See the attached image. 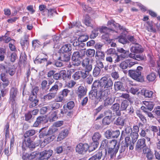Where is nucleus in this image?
<instances>
[{"label":"nucleus","mask_w":160,"mask_h":160,"mask_svg":"<svg viewBox=\"0 0 160 160\" xmlns=\"http://www.w3.org/2000/svg\"><path fill=\"white\" fill-rule=\"evenodd\" d=\"M113 84L111 78L104 77L101 79L99 83L94 82L92 86L95 87L98 86L99 92L100 93L103 92L109 94L110 93V89L112 88Z\"/></svg>","instance_id":"f257e3e1"},{"label":"nucleus","mask_w":160,"mask_h":160,"mask_svg":"<svg viewBox=\"0 0 160 160\" xmlns=\"http://www.w3.org/2000/svg\"><path fill=\"white\" fill-rule=\"evenodd\" d=\"M108 25L109 28H118L122 31L124 35L120 36L118 38V40L119 42L122 44L126 43L127 41V39L125 35L127 33L126 29L123 27L122 26H121L119 24L117 23L114 21H109L108 23Z\"/></svg>","instance_id":"f03ea898"},{"label":"nucleus","mask_w":160,"mask_h":160,"mask_svg":"<svg viewBox=\"0 0 160 160\" xmlns=\"http://www.w3.org/2000/svg\"><path fill=\"white\" fill-rule=\"evenodd\" d=\"M82 64V66L85 68V69L81 71V78L84 79L89 75L90 72L92 69V66L89 63V61L87 58L83 60Z\"/></svg>","instance_id":"7ed1b4c3"},{"label":"nucleus","mask_w":160,"mask_h":160,"mask_svg":"<svg viewBox=\"0 0 160 160\" xmlns=\"http://www.w3.org/2000/svg\"><path fill=\"white\" fill-rule=\"evenodd\" d=\"M100 93V97L99 101H102V100H103V104L105 108H108L114 102L115 98H112L111 97L108 96V94H107V93L103 92Z\"/></svg>","instance_id":"20e7f679"},{"label":"nucleus","mask_w":160,"mask_h":160,"mask_svg":"<svg viewBox=\"0 0 160 160\" xmlns=\"http://www.w3.org/2000/svg\"><path fill=\"white\" fill-rule=\"evenodd\" d=\"M110 31L108 28L106 27H101L97 28L94 29L90 35L91 38L93 39L96 38L98 35L99 31L101 33L102 32H107Z\"/></svg>","instance_id":"39448f33"},{"label":"nucleus","mask_w":160,"mask_h":160,"mask_svg":"<svg viewBox=\"0 0 160 160\" xmlns=\"http://www.w3.org/2000/svg\"><path fill=\"white\" fill-rule=\"evenodd\" d=\"M130 51L132 53L137 54L142 53L144 49L140 45L136 43L131 45Z\"/></svg>","instance_id":"423d86ee"},{"label":"nucleus","mask_w":160,"mask_h":160,"mask_svg":"<svg viewBox=\"0 0 160 160\" xmlns=\"http://www.w3.org/2000/svg\"><path fill=\"white\" fill-rule=\"evenodd\" d=\"M128 75L132 79L138 81L139 82L142 80L141 72L130 70L128 71Z\"/></svg>","instance_id":"0eeeda50"},{"label":"nucleus","mask_w":160,"mask_h":160,"mask_svg":"<svg viewBox=\"0 0 160 160\" xmlns=\"http://www.w3.org/2000/svg\"><path fill=\"white\" fill-rule=\"evenodd\" d=\"M88 148V144L81 143L77 145L76 148V150L78 153L82 154L87 151Z\"/></svg>","instance_id":"6e6552de"},{"label":"nucleus","mask_w":160,"mask_h":160,"mask_svg":"<svg viewBox=\"0 0 160 160\" xmlns=\"http://www.w3.org/2000/svg\"><path fill=\"white\" fill-rule=\"evenodd\" d=\"M52 153V151L51 150L43 151L40 153L38 160H47L51 156Z\"/></svg>","instance_id":"1a4fd4ad"},{"label":"nucleus","mask_w":160,"mask_h":160,"mask_svg":"<svg viewBox=\"0 0 160 160\" xmlns=\"http://www.w3.org/2000/svg\"><path fill=\"white\" fill-rule=\"evenodd\" d=\"M0 79L3 82L2 85L4 87L8 86L9 83V81L8 78V70L6 72H2L0 74Z\"/></svg>","instance_id":"9d476101"},{"label":"nucleus","mask_w":160,"mask_h":160,"mask_svg":"<svg viewBox=\"0 0 160 160\" xmlns=\"http://www.w3.org/2000/svg\"><path fill=\"white\" fill-rule=\"evenodd\" d=\"M18 93V90L16 88H12L10 92V102L12 104L15 103L16 96Z\"/></svg>","instance_id":"9b49d317"},{"label":"nucleus","mask_w":160,"mask_h":160,"mask_svg":"<svg viewBox=\"0 0 160 160\" xmlns=\"http://www.w3.org/2000/svg\"><path fill=\"white\" fill-rule=\"evenodd\" d=\"M38 154L37 152H36L30 154L24 152L22 158L23 160H31L35 158Z\"/></svg>","instance_id":"f8f14e48"},{"label":"nucleus","mask_w":160,"mask_h":160,"mask_svg":"<svg viewBox=\"0 0 160 160\" xmlns=\"http://www.w3.org/2000/svg\"><path fill=\"white\" fill-rule=\"evenodd\" d=\"M62 84L61 83L58 81H57L56 82L55 84L50 88L49 91L57 94V92L59 89V88L62 87Z\"/></svg>","instance_id":"ddd939ff"},{"label":"nucleus","mask_w":160,"mask_h":160,"mask_svg":"<svg viewBox=\"0 0 160 160\" xmlns=\"http://www.w3.org/2000/svg\"><path fill=\"white\" fill-rule=\"evenodd\" d=\"M68 134V131L67 129L62 130L59 134L57 138V141H60L66 138Z\"/></svg>","instance_id":"4468645a"},{"label":"nucleus","mask_w":160,"mask_h":160,"mask_svg":"<svg viewBox=\"0 0 160 160\" xmlns=\"http://www.w3.org/2000/svg\"><path fill=\"white\" fill-rule=\"evenodd\" d=\"M96 87H95L92 85V90L89 93V97L91 99H94L96 98L98 99V98H100V96H97V90L95 89Z\"/></svg>","instance_id":"2eb2a0df"},{"label":"nucleus","mask_w":160,"mask_h":160,"mask_svg":"<svg viewBox=\"0 0 160 160\" xmlns=\"http://www.w3.org/2000/svg\"><path fill=\"white\" fill-rule=\"evenodd\" d=\"M87 90L83 86H79L77 91V94L78 97L81 98L86 95Z\"/></svg>","instance_id":"dca6fc26"},{"label":"nucleus","mask_w":160,"mask_h":160,"mask_svg":"<svg viewBox=\"0 0 160 160\" xmlns=\"http://www.w3.org/2000/svg\"><path fill=\"white\" fill-rule=\"evenodd\" d=\"M20 44L23 49H27L28 48L29 42L28 41V38L26 35L21 39Z\"/></svg>","instance_id":"f3484780"},{"label":"nucleus","mask_w":160,"mask_h":160,"mask_svg":"<svg viewBox=\"0 0 160 160\" xmlns=\"http://www.w3.org/2000/svg\"><path fill=\"white\" fill-rule=\"evenodd\" d=\"M24 142L26 147H27L26 150L29 149H32L35 147V145L34 143L31 141L29 138H27L24 140Z\"/></svg>","instance_id":"a211bd4d"},{"label":"nucleus","mask_w":160,"mask_h":160,"mask_svg":"<svg viewBox=\"0 0 160 160\" xmlns=\"http://www.w3.org/2000/svg\"><path fill=\"white\" fill-rule=\"evenodd\" d=\"M46 121V118L43 116H40L38 117L34 123L33 126L34 127H37L40 124L45 122Z\"/></svg>","instance_id":"6ab92c4d"},{"label":"nucleus","mask_w":160,"mask_h":160,"mask_svg":"<svg viewBox=\"0 0 160 160\" xmlns=\"http://www.w3.org/2000/svg\"><path fill=\"white\" fill-rule=\"evenodd\" d=\"M145 139L144 138L140 139L138 140L137 143L136 148L141 149L146 146L145 143Z\"/></svg>","instance_id":"aec40b11"},{"label":"nucleus","mask_w":160,"mask_h":160,"mask_svg":"<svg viewBox=\"0 0 160 160\" xmlns=\"http://www.w3.org/2000/svg\"><path fill=\"white\" fill-rule=\"evenodd\" d=\"M119 145L117 140H113L110 141L109 143V147L113 148L115 149V152H117L119 149Z\"/></svg>","instance_id":"412c9836"},{"label":"nucleus","mask_w":160,"mask_h":160,"mask_svg":"<svg viewBox=\"0 0 160 160\" xmlns=\"http://www.w3.org/2000/svg\"><path fill=\"white\" fill-rule=\"evenodd\" d=\"M114 57L113 59L114 60V63L118 62L122 59L125 58L127 57V55L121 54L118 55L117 53H114L113 54Z\"/></svg>","instance_id":"4be33fe9"},{"label":"nucleus","mask_w":160,"mask_h":160,"mask_svg":"<svg viewBox=\"0 0 160 160\" xmlns=\"http://www.w3.org/2000/svg\"><path fill=\"white\" fill-rule=\"evenodd\" d=\"M114 88L116 91L120 90L123 91L124 88L123 86V83L120 81H117L114 82Z\"/></svg>","instance_id":"5701e85b"},{"label":"nucleus","mask_w":160,"mask_h":160,"mask_svg":"<svg viewBox=\"0 0 160 160\" xmlns=\"http://www.w3.org/2000/svg\"><path fill=\"white\" fill-rule=\"evenodd\" d=\"M57 94L54 93L50 92L44 96L42 99L44 101H48L54 99L56 97Z\"/></svg>","instance_id":"b1692460"},{"label":"nucleus","mask_w":160,"mask_h":160,"mask_svg":"<svg viewBox=\"0 0 160 160\" xmlns=\"http://www.w3.org/2000/svg\"><path fill=\"white\" fill-rule=\"evenodd\" d=\"M58 111L51 112L49 113V118L50 122L56 120L58 118L57 113Z\"/></svg>","instance_id":"393cba45"},{"label":"nucleus","mask_w":160,"mask_h":160,"mask_svg":"<svg viewBox=\"0 0 160 160\" xmlns=\"http://www.w3.org/2000/svg\"><path fill=\"white\" fill-rule=\"evenodd\" d=\"M142 103L146 107L147 109L150 111H151L154 107V104L152 102H148L144 101L142 102Z\"/></svg>","instance_id":"a878e982"},{"label":"nucleus","mask_w":160,"mask_h":160,"mask_svg":"<svg viewBox=\"0 0 160 160\" xmlns=\"http://www.w3.org/2000/svg\"><path fill=\"white\" fill-rule=\"evenodd\" d=\"M72 48L70 44H66L63 46L61 49V52L62 53L67 52L70 51Z\"/></svg>","instance_id":"bb28decb"},{"label":"nucleus","mask_w":160,"mask_h":160,"mask_svg":"<svg viewBox=\"0 0 160 160\" xmlns=\"http://www.w3.org/2000/svg\"><path fill=\"white\" fill-rule=\"evenodd\" d=\"M60 58L62 61L68 62L70 61V56L68 54L62 53L61 55Z\"/></svg>","instance_id":"cd10ccee"},{"label":"nucleus","mask_w":160,"mask_h":160,"mask_svg":"<svg viewBox=\"0 0 160 160\" xmlns=\"http://www.w3.org/2000/svg\"><path fill=\"white\" fill-rule=\"evenodd\" d=\"M58 130L57 127L53 125V126L50 128L47 133L45 134L46 136H49L52 134L53 133L56 132Z\"/></svg>","instance_id":"c85d7f7f"},{"label":"nucleus","mask_w":160,"mask_h":160,"mask_svg":"<svg viewBox=\"0 0 160 160\" xmlns=\"http://www.w3.org/2000/svg\"><path fill=\"white\" fill-rule=\"evenodd\" d=\"M142 93L143 94V95L146 98H151L153 94V92L151 91L148 90H142Z\"/></svg>","instance_id":"c756f323"},{"label":"nucleus","mask_w":160,"mask_h":160,"mask_svg":"<svg viewBox=\"0 0 160 160\" xmlns=\"http://www.w3.org/2000/svg\"><path fill=\"white\" fill-rule=\"evenodd\" d=\"M146 24L148 25V26L147 27L148 31L153 32H156V29L153 28L152 22V21H148L146 22Z\"/></svg>","instance_id":"7c9ffc66"},{"label":"nucleus","mask_w":160,"mask_h":160,"mask_svg":"<svg viewBox=\"0 0 160 160\" xmlns=\"http://www.w3.org/2000/svg\"><path fill=\"white\" fill-rule=\"evenodd\" d=\"M129 102L127 100H124L121 103V110L124 111L126 110L129 106Z\"/></svg>","instance_id":"2f4dec72"},{"label":"nucleus","mask_w":160,"mask_h":160,"mask_svg":"<svg viewBox=\"0 0 160 160\" xmlns=\"http://www.w3.org/2000/svg\"><path fill=\"white\" fill-rule=\"evenodd\" d=\"M36 133V131L33 129H31L27 131L24 134L25 138L31 137L34 135Z\"/></svg>","instance_id":"473e14b6"},{"label":"nucleus","mask_w":160,"mask_h":160,"mask_svg":"<svg viewBox=\"0 0 160 160\" xmlns=\"http://www.w3.org/2000/svg\"><path fill=\"white\" fill-rule=\"evenodd\" d=\"M128 62L129 60L127 59L122 61L119 64V67L122 69H127L128 67Z\"/></svg>","instance_id":"72a5a7b5"},{"label":"nucleus","mask_w":160,"mask_h":160,"mask_svg":"<svg viewBox=\"0 0 160 160\" xmlns=\"http://www.w3.org/2000/svg\"><path fill=\"white\" fill-rule=\"evenodd\" d=\"M101 138V134L98 132H95L92 137V140L94 142H98V141Z\"/></svg>","instance_id":"f704fd0d"},{"label":"nucleus","mask_w":160,"mask_h":160,"mask_svg":"<svg viewBox=\"0 0 160 160\" xmlns=\"http://www.w3.org/2000/svg\"><path fill=\"white\" fill-rule=\"evenodd\" d=\"M137 116L139 118L140 120L143 123L146 122L147 120L145 116L139 111H137L136 112Z\"/></svg>","instance_id":"c9c22d12"},{"label":"nucleus","mask_w":160,"mask_h":160,"mask_svg":"<svg viewBox=\"0 0 160 160\" xmlns=\"http://www.w3.org/2000/svg\"><path fill=\"white\" fill-rule=\"evenodd\" d=\"M109 147L108 141L107 139H105L102 142L100 146L101 148L106 150Z\"/></svg>","instance_id":"e433bc0d"},{"label":"nucleus","mask_w":160,"mask_h":160,"mask_svg":"<svg viewBox=\"0 0 160 160\" xmlns=\"http://www.w3.org/2000/svg\"><path fill=\"white\" fill-rule=\"evenodd\" d=\"M132 132V128L129 126H127L126 127L124 131L122 132V134H124L125 135L129 136Z\"/></svg>","instance_id":"4c0bfd02"},{"label":"nucleus","mask_w":160,"mask_h":160,"mask_svg":"<svg viewBox=\"0 0 160 160\" xmlns=\"http://www.w3.org/2000/svg\"><path fill=\"white\" fill-rule=\"evenodd\" d=\"M98 142H93L92 143L90 146H88V149L89 152L92 151L98 147Z\"/></svg>","instance_id":"58836bf2"},{"label":"nucleus","mask_w":160,"mask_h":160,"mask_svg":"<svg viewBox=\"0 0 160 160\" xmlns=\"http://www.w3.org/2000/svg\"><path fill=\"white\" fill-rule=\"evenodd\" d=\"M98 57L99 59H104L105 57V53L99 50L97 51L95 54V57Z\"/></svg>","instance_id":"ea45409f"},{"label":"nucleus","mask_w":160,"mask_h":160,"mask_svg":"<svg viewBox=\"0 0 160 160\" xmlns=\"http://www.w3.org/2000/svg\"><path fill=\"white\" fill-rule=\"evenodd\" d=\"M45 12H48V14H47V17L49 18H51L53 17L54 13H57L55 9H52L46 10Z\"/></svg>","instance_id":"a19ab883"},{"label":"nucleus","mask_w":160,"mask_h":160,"mask_svg":"<svg viewBox=\"0 0 160 160\" xmlns=\"http://www.w3.org/2000/svg\"><path fill=\"white\" fill-rule=\"evenodd\" d=\"M101 69L98 67H95L93 70L92 75L94 77H97L98 76L100 72Z\"/></svg>","instance_id":"79ce46f5"},{"label":"nucleus","mask_w":160,"mask_h":160,"mask_svg":"<svg viewBox=\"0 0 160 160\" xmlns=\"http://www.w3.org/2000/svg\"><path fill=\"white\" fill-rule=\"evenodd\" d=\"M8 34L6 33L5 35L0 37V42L3 41L6 43H8L11 40V38L8 37Z\"/></svg>","instance_id":"37998d69"},{"label":"nucleus","mask_w":160,"mask_h":160,"mask_svg":"<svg viewBox=\"0 0 160 160\" xmlns=\"http://www.w3.org/2000/svg\"><path fill=\"white\" fill-rule=\"evenodd\" d=\"M6 53V50L5 49L0 48V61H3L5 58V55Z\"/></svg>","instance_id":"c03bdc74"},{"label":"nucleus","mask_w":160,"mask_h":160,"mask_svg":"<svg viewBox=\"0 0 160 160\" xmlns=\"http://www.w3.org/2000/svg\"><path fill=\"white\" fill-rule=\"evenodd\" d=\"M124 121L125 120L122 118L118 117L115 121V123L118 125L123 126L124 124Z\"/></svg>","instance_id":"a18cd8bd"},{"label":"nucleus","mask_w":160,"mask_h":160,"mask_svg":"<svg viewBox=\"0 0 160 160\" xmlns=\"http://www.w3.org/2000/svg\"><path fill=\"white\" fill-rule=\"evenodd\" d=\"M111 118L108 117H105L102 119V123L103 125L106 126L109 125L111 122Z\"/></svg>","instance_id":"49530a36"},{"label":"nucleus","mask_w":160,"mask_h":160,"mask_svg":"<svg viewBox=\"0 0 160 160\" xmlns=\"http://www.w3.org/2000/svg\"><path fill=\"white\" fill-rule=\"evenodd\" d=\"M32 44L33 47L35 48L41 46V42L38 40H34L32 42Z\"/></svg>","instance_id":"de8ad7c7"},{"label":"nucleus","mask_w":160,"mask_h":160,"mask_svg":"<svg viewBox=\"0 0 160 160\" xmlns=\"http://www.w3.org/2000/svg\"><path fill=\"white\" fill-rule=\"evenodd\" d=\"M35 98H34L33 100L32 99L30 98V101L31 102L30 103L29 107L30 108H32L33 107H34L38 105V101L35 99Z\"/></svg>","instance_id":"09e8293b"},{"label":"nucleus","mask_w":160,"mask_h":160,"mask_svg":"<svg viewBox=\"0 0 160 160\" xmlns=\"http://www.w3.org/2000/svg\"><path fill=\"white\" fill-rule=\"evenodd\" d=\"M108 29L110 30V31L107 32H103V33H104V34L102 36V38L103 39L105 40L106 41H110L108 33L111 31V29Z\"/></svg>","instance_id":"8fccbe9b"},{"label":"nucleus","mask_w":160,"mask_h":160,"mask_svg":"<svg viewBox=\"0 0 160 160\" xmlns=\"http://www.w3.org/2000/svg\"><path fill=\"white\" fill-rule=\"evenodd\" d=\"M95 54V51L94 49H89L87 50L86 54L89 57H93Z\"/></svg>","instance_id":"3c124183"},{"label":"nucleus","mask_w":160,"mask_h":160,"mask_svg":"<svg viewBox=\"0 0 160 160\" xmlns=\"http://www.w3.org/2000/svg\"><path fill=\"white\" fill-rule=\"evenodd\" d=\"M81 71L76 72L72 75V77L74 80H78L81 78Z\"/></svg>","instance_id":"603ef678"},{"label":"nucleus","mask_w":160,"mask_h":160,"mask_svg":"<svg viewBox=\"0 0 160 160\" xmlns=\"http://www.w3.org/2000/svg\"><path fill=\"white\" fill-rule=\"evenodd\" d=\"M72 65L74 67H78L80 65L81 61L80 59H72Z\"/></svg>","instance_id":"864d4df0"},{"label":"nucleus","mask_w":160,"mask_h":160,"mask_svg":"<svg viewBox=\"0 0 160 160\" xmlns=\"http://www.w3.org/2000/svg\"><path fill=\"white\" fill-rule=\"evenodd\" d=\"M156 76L154 73H151L148 75L147 77V78L149 81H153L155 79Z\"/></svg>","instance_id":"5fc2aeb1"},{"label":"nucleus","mask_w":160,"mask_h":160,"mask_svg":"<svg viewBox=\"0 0 160 160\" xmlns=\"http://www.w3.org/2000/svg\"><path fill=\"white\" fill-rule=\"evenodd\" d=\"M4 68L6 69V71L8 70V73L11 76H12L14 74L15 70L14 69L12 68V66H10L6 68Z\"/></svg>","instance_id":"6e6d98bb"},{"label":"nucleus","mask_w":160,"mask_h":160,"mask_svg":"<svg viewBox=\"0 0 160 160\" xmlns=\"http://www.w3.org/2000/svg\"><path fill=\"white\" fill-rule=\"evenodd\" d=\"M81 57L80 52L79 51H75L73 52L72 59H80Z\"/></svg>","instance_id":"4d7b16f0"},{"label":"nucleus","mask_w":160,"mask_h":160,"mask_svg":"<svg viewBox=\"0 0 160 160\" xmlns=\"http://www.w3.org/2000/svg\"><path fill=\"white\" fill-rule=\"evenodd\" d=\"M129 136L124 135V134H121V138H125V142L127 143V145L128 146L129 143L131 142L130 141V138L129 137Z\"/></svg>","instance_id":"13d9d810"},{"label":"nucleus","mask_w":160,"mask_h":160,"mask_svg":"<svg viewBox=\"0 0 160 160\" xmlns=\"http://www.w3.org/2000/svg\"><path fill=\"white\" fill-rule=\"evenodd\" d=\"M60 106L59 103H54L50 105L52 110H54L59 108Z\"/></svg>","instance_id":"bf43d9fd"},{"label":"nucleus","mask_w":160,"mask_h":160,"mask_svg":"<svg viewBox=\"0 0 160 160\" xmlns=\"http://www.w3.org/2000/svg\"><path fill=\"white\" fill-rule=\"evenodd\" d=\"M117 51L120 53H122V55H127L129 51H127L124 49L122 48L119 47L117 48Z\"/></svg>","instance_id":"052dcab7"},{"label":"nucleus","mask_w":160,"mask_h":160,"mask_svg":"<svg viewBox=\"0 0 160 160\" xmlns=\"http://www.w3.org/2000/svg\"><path fill=\"white\" fill-rule=\"evenodd\" d=\"M111 108L113 111H118L119 110L120 105L118 103H115L112 106Z\"/></svg>","instance_id":"680f3d73"},{"label":"nucleus","mask_w":160,"mask_h":160,"mask_svg":"<svg viewBox=\"0 0 160 160\" xmlns=\"http://www.w3.org/2000/svg\"><path fill=\"white\" fill-rule=\"evenodd\" d=\"M55 138V137L54 135L48 136L44 139V142H46V143H48L52 141Z\"/></svg>","instance_id":"e2e57ef3"},{"label":"nucleus","mask_w":160,"mask_h":160,"mask_svg":"<svg viewBox=\"0 0 160 160\" xmlns=\"http://www.w3.org/2000/svg\"><path fill=\"white\" fill-rule=\"evenodd\" d=\"M150 132L149 130L147 129L145 130L142 129L141 132L140 133V135L142 137H146L148 133H149Z\"/></svg>","instance_id":"0e129e2a"},{"label":"nucleus","mask_w":160,"mask_h":160,"mask_svg":"<svg viewBox=\"0 0 160 160\" xmlns=\"http://www.w3.org/2000/svg\"><path fill=\"white\" fill-rule=\"evenodd\" d=\"M127 38L128 40L132 42V44L136 43L137 40L133 36L128 35L127 37Z\"/></svg>","instance_id":"69168bd1"},{"label":"nucleus","mask_w":160,"mask_h":160,"mask_svg":"<svg viewBox=\"0 0 160 160\" xmlns=\"http://www.w3.org/2000/svg\"><path fill=\"white\" fill-rule=\"evenodd\" d=\"M56 102H63L65 101L64 97L61 95H58L55 100Z\"/></svg>","instance_id":"338daca9"},{"label":"nucleus","mask_w":160,"mask_h":160,"mask_svg":"<svg viewBox=\"0 0 160 160\" xmlns=\"http://www.w3.org/2000/svg\"><path fill=\"white\" fill-rule=\"evenodd\" d=\"M105 136L108 139H110L112 138V131L110 130H108L105 132Z\"/></svg>","instance_id":"774afa93"}]
</instances>
